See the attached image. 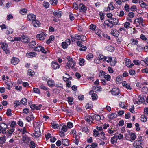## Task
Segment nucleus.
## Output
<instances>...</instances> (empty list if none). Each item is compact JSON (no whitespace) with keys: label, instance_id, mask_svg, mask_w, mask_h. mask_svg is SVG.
Here are the masks:
<instances>
[{"label":"nucleus","instance_id":"obj_1","mask_svg":"<svg viewBox=\"0 0 148 148\" xmlns=\"http://www.w3.org/2000/svg\"><path fill=\"white\" fill-rule=\"evenodd\" d=\"M118 21L115 18H112L109 20H106L104 22V23L107 27L110 28L112 27L114 25L117 24Z\"/></svg>","mask_w":148,"mask_h":148},{"label":"nucleus","instance_id":"obj_2","mask_svg":"<svg viewBox=\"0 0 148 148\" xmlns=\"http://www.w3.org/2000/svg\"><path fill=\"white\" fill-rule=\"evenodd\" d=\"M86 121L90 125H92V124H94L93 122L94 120V115L90 114L86 115L84 118Z\"/></svg>","mask_w":148,"mask_h":148},{"label":"nucleus","instance_id":"obj_3","mask_svg":"<svg viewBox=\"0 0 148 148\" xmlns=\"http://www.w3.org/2000/svg\"><path fill=\"white\" fill-rule=\"evenodd\" d=\"M76 62L73 60H70L68 61L65 66L66 69H69L70 67L73 69L75 65Z\"/></svg>","mask_w":148,"mask_h":148},{"label":"nucleus","instance_id":"obj_4","mask_svg":"<svg viewBox=\"0 0 148 148\" xmlns=\"http://www.w3.org/2000/svg\"><path fill=\"white\" fill-rule=\"evenodd\" d=\"M1 47L3 49L4 51L6 54H9L10 52V51L9 49L7 48L8 45L5 43L3 42H1Z\"/></svg>","mask_w":148,"mask_h":148},{"label":"nucleus","instance_id":"obj_5","mask_svg":"<svg viewBox=\"0 0 148 148\" xmlns=\"http://www.w3.org/2000/svg\"><path fill=\"white\" fill-rule=\"evenodd\" d=\"M47 34L45 32H42L40 34H37L36 38L40 40H44L46 37Z\"/></svg>","mask_w":148,"mask_h":148},{"label":"nucleus","instance_id":"obj_6","mask_svg":"<svg viewBox=\"0 0 148 148\" xmlns=\"http://www.w3.org/2000/svg\"><path fill=\"white\" fill-rule=\"evenodd\" d=\"M143 18L141 17L135 19L134 21V23L136 25V27H138L140 26V24L142 25V23L143 22Z\"/></svg>","mask_w":148,"mask_h":148},{"label":"nucleus","instance_id":"obj_7","mask_svg":"<svg viewBox=\"0 0 148 148\" xmlns=\"http://www.w3.org/2000/svg\"><path fill=\"white\" fill-rule=\"evenodd\" d=\"M19 61V59L15 57H13L11 59V63L14 65L17 64Z\"/></svg>","mask_w":148,"mask_h":148},{"label":"nucleus","instance_id":"obj_8","mask_svg":"<svg viewBox=\"0 0 148 148\" xmlns=\"http://www.w3.org/2000/svg\"><path fill=\"white\" fill-rule=\"evenodd\" d=\"M21 41L25 43H27L29 41V39L26 36L23 35L21 36Z\"/></svg>","mask_w":148,"mask_h":148},{"label":"nucleus","instance_id":"obj_9","mask_svg":"<svg viewBox=\"0 0 148 148\" xmlns=\"http://www.w3.org/2000/svg\"><path fill=\"white\" fill-rule=\"evenodd\" d=\"M111 92L114 95H118L119 93V90L116 88H113Z\"/></svg>","mask_w":148,"mask_h":148},{"label":"nucleus","instance_id":"obj_10","mask_svg":"<svg viewBox=\"0 0 148 148\" xmlns=\"http://www.w3.org/2000/svg\"><path fill=\"white\" fill-rule=\"evenodd\" d=\"M53 14L56 17L60 18L62 14V12L61 11L56 10L53 12Z\"/></svg>","mask_w":148,"mask_h":148},{"label":"nucleus","instance_id":"obj_11","mask_svg":"<svg viewBox=\"0 0 148 148\" xmlns=\"http://www.w3.org/2000/svg\"><path fill=\"white\" fill-rule=\"evenodd\" d=\"M60 66L56 62H52L51 66L54 69H58Z\"/></svg>","mask_w":148,"mask_h":148},{"label":"nucleus","instance_id":"obj_12","mask_svg":"<svg viewBox=\"0 0 148 148\" xmlns=\"http://www.w3.org/2000/svg\"><path fill=\"white\" fill-rule=\"evenodd\" d=\"M32 23L33 26L35 27H38L40 25V22L38 20H36L32 21Z\"/></svg>","mask_w":148,"mask_h":148},{"label":"nucleus","instance_id":"obj_13","mask_svg":"<svg viewBox=\"0 0 148 148\" xmlns=\"http://www.w3.org/2000/svg\"><path fill=\"white\" fill-rule=\"evenodd\" d=\"M14 128H11L10 130H7V137L11 136L12 133L14 131Z\"/></svg>","mask_w":148,"mask_h":148},{"label":"nucleus","instance_id":"obj_14","mask_svg":"<svg viewBox=\"0 0 148 148\" xmlns=\"http://www.w3.org/2000/svg\"><path fill=\"white\" fill-rule=\"evenodd\" d=\"M36 16L32 14H29L27 15V18L29 21H34L36 19Z\"/></svg>","mask_w":148,"mask_h":148},{"label":"nucleus","instance_id":"obj_15","mask_svg":"<svg viewBox=\"0 0 148 148\" xmlns=\"http://www.w3.org/2000/svg\"><path fill=\"white\" fill-rule=\"evenodd\" d=\"M119 32L118 30L116 29H111V33L114 36L117 37L119 34Z\"/></svg>","mask_w":148,"mask_h":148},{"label":"nucleus","instance_id":"obj_16","mask_svg":"<svg viewBox=\"0 0 148 148\" xmlns=\"http://www.w3.org/2000/svg\"><path fill=\"white\" fill-rule=\"evenodd\" d=\"M76 39L78 40H81L82 41H83V39H86V37L83 35H76L75 36Z\"/></svg>","mask_w":148,"mask_h":148},{"label":"nucleus","instance_id":"obj_17","mask_svg":"<svg viewBox=\"0 0 148 148\" xmlns=\"http://www.w3.org/2000/svg\"><path fill=\"white\" fill-rule=\"evenodd\" d=\"M79 7L80 8L79 10L80 12H84L86 10V8L85 5L83 4H80Z\"/></svg>","mask_w":148,"mask_h":148},{"label":"nucleus","instance_id":"obj_18","mask_svg":"<svg viewBox=\"0 0 148 148\" xmlns=\"http://www.w3.org/2000/svg\"><path fill=\"white\" fill-rule=\"evenodd\" d=\"M140 141V140L135 141L133 143V148H142V147L140 145L137 144V142H139Z\"/></svg>","mask_w":148,"mask_h":148},{"label":"nucleus","instance_id":"obj_19","mask_svg":"<svg viewBox=\"0 0 148 148\" xmlns=\"http://www.w3.org/2000/svg\"><path fill=\"white\" fill-rule=\"evenodd\" d=\"M26 55L28 57H34L36 56V53L35 52H32L27 53Z\"/></svg>","mask_w":148,"mask_h":148},{"label":"nucleus","instance_id":"obj_20","mask_svg":"<svg viewBox=\"0 0 148 148\" xmlns=\"http://www.w3.org/2000/svg\"><path fill=\"white\" fill-rule=\"evenodd\" d=\"M63 145L67 146L69 145V143L68 141V140L67 139H62V141Z\"/></svg>","mask_w":148,"mask_h":148},{"label":"nucleus","instance_id":"obj_21","mask_svg":"<svg viewBox=\"0 0 148 148\" xmlns=\"http://www.w3.org/2000/svg\"><path fill=\"white\" fill-rule=\"evenodd\" d=\"M144 48V46L142 45H137L136 50L139 52L141 51Z\"/></svg>","mask_w":148,"mask_h":148},{"label":"nucleus","instance_id":"obj_22","mask_svg":"<svg viewBox=\"0 0 148 148\" xmlns=\"http://www.w3.org/2000/svg\"><path fill=\"white\" fill-rule=\"evenodd\" d=\"M41 124L40 123H37V126L36 127L35 129V132H40V124Z\"/></svg>","mask_w":148,"mask_h":148},{"label":"nucleus","instance_id":"obj_23","mask_svg":"<svg viewBox=\"0 0 148 148\" xmlns=\"http://www.w3.org/2000/svg\"><path fill=\"white\" fill-rule=\"evenodd\" d=\"M117 137V135L116 134L114 136L111 138V144H114L115 142V139H116V140H117V139L116 138Z\"/></svg>","mask_w":148,"mask_h":148},{"label":"nucleus","instance_id":"obj_24","mask_svg":"<svg viewBox=\"0 0 148 148\" xmlns=\"http://www.w3.org/2000/svg\"><path fill=\"white\" fill-rule=\"evenodd\" d=\"M27 10L26 8H23L21 9L20 11V13L22 15H24L27 13Z\"/></svg>","mask_w":148,"mask_h":148},{"label":"nucleus","instance_id":"obj_25","mask_svg":"<svg viewBox=\"0 0 148 148\" xmlns=\"http://www.w3.org/2000/svg\"><path fill=\"white\" fill-rule=\"evenodd\" d=\"M101 134L102 136V138L100 139L101 141L103 140L104 141H106L107 140V138L105 136V134L103 132H101Z\"/></svg>","mask_w":148,"mask_h":148},{"label":"nucleus","instance_id":"obj_26","mask_svg":"<svg viewBox=\"0 0 148 148\" xmlns=\"http://www.w3.org/2000/svg\"><path fill=\"white\" fill-rule=\"evenodd\" d=\"M47 83L48 85L50 87L54 85V81L51 80L48 81Z\"/></svg>","mask_w":148,"mask_h":148},{"label":"nucleus","instance_id":"obj_27","mask_svg":"<svg viewBox=\"0 0 148 148\" xmlns=\"http://www.w3.org/2000/svg\"><path fill=\"white\" fill-rule=\"evenodd\" d=\"M54 39V38L53 36L52 35L50 36L49 38L48 39L47 41V43L49 44L51 41H53Z\"/></svg>","mask_w":148,"mask_h":148},{"label":"nucleus","instance_id":"obj_28","mask_svg":"<svg viewBox=\"0 0 148 148\" xmlns=\"http://www.w3.org/2000/svg\"><path fill=\"white\" fill-rule=\"evenodd\" d=\"M131 41H132L131 44L133 45H137L138 43V41L136 39L132 38L131 39Z\"/></svg>","mask_w":148,"mask_h":148},{"label":"nucleus","instance_id":"obj_29","mask_svg":"<svg viewBox=\"0 0 148 148\" xmlns=\"http://www.w3.org/2000/svg\"><path fill=\"white\" fill-rule=\"evenodd\" d=\"M143 98L142 97L140 96L138 97L137 101V103L138 104L142 103L143 101Z\"/></svg>","mask_w":148,"mask_h":148},{"label":"nucleus","instance_id":"obj_30","mask_svg":"<svg viewBox=\"0 0 148 148\" xmlns=\"http://www.w3.org/2000/svg\"><path fill=\"white\" fill-rule=\"evenodd\" d=\"M35 74L34 71H32L31 69H29L28 70L27 74L29 75L32 76Z\"/></svg>","mask_w":148,"mask_h":148},{"label":"nucleus","instance_id":"obj_31","mask_svg":"<svg viewBox=\"0 0 148 148\" xmlns=\"http://www.w3.org/2000/svg\"><path fill=\"white\" fill-rule=\"evenodd\" d=\"M117 114L115 113H112L109 116V118L110 119L115 118L117 117Z\"/></svg>","mask_w":148,"mask_h":148},{"label":"nucleus","instance_id":"obj_32","mask_svg":"<svg viewBox=\"0 0 148 148\" xmlns=\"http://www.w3.org/2000/svg\"><path fill=\"white\" fill-rule=\"evenodd\" d=\"M79 64L80 66H83L84 65V63L85 62L84 60L82 58H79Z\"/></svg>","mask_w":148,"mask_h":148},{"label":"nucleus","instance_id":"obj_33","mask_svg":"<svg viewBox=\"0 0 148 148\" xmlns=\"http://www.w3.org/2000/svg\"><path fill=\"white\" fill-rule=\"evenodd\" d=\"M94 119L96 121H98L101 119V116L98 115H94Z\"/></svg>","mask_w":148,"mask_h":148},{"label":"nucleus","instance_id":"obj_34","mask_svg":"<svg viewBox=\"0 0 148 148\" xmlns=\"http://www.w3.org/2000/svg\"><path fill=\"white\" fill-rule=\"evenodd\" d=\"M57 0H50V3L53 5H56L57 3Z\"/></svg>","mask_w":148,"mask_h":148},{"label":"nucleus","instance_id":"obj_35","mask_svg":"<svg viewBox=\"0 0 148 148\" xmlns=\"http://www.w3.org/2000/svg\"><path fill=\"white\" fill-rule=\"evenodd\" d=\"M93 58V55L92 53H89L86 56V58L88 60H89L92 58Z\"/></svg>","mask_w":148,"mask_h":148},{"label":"nucleus","instance_id":"obj_36","mask_svg":"<svg viewBox=\"0 0 148 148\" xmlns=\"http://www.w3.org/2000/svg\"><path fill=\"white\" fill-rule=\"evenodd\" d=\"M91 97L92 98V100H95L97 99V95L95 93H93L92 94V95L91 96Z\"/></svg>","mask_w":148,"mask_h":148},{"label":"nucleus","instance_id":"obj_37","mask_svg":"<svg viewBox=\"0 0 148 148\" xmlns=\"http://www.w3.org/2000/svg\"><path fill=\"white\" fill-rule=\"evenodd\" d=\"M67 99L68 102L69 104L71 105L73 103L72 102H73V98L69 97H68Z\"/></svg>","mask_w":148,"mask_h":148},{"label":"nucleus","instance_id":"obj_38","mask_svg":"<svg viewBox=\"0 0 148 148\" xmlns=\"http://www.w3.org/2000/svg\"><path fill=\"white\" fill-rule=\"evenodd\" d=\"M7 125L3 123H1L0 124V128L2 129L7 128Z\"/></svg>","mask_w":148,"mask_h":148},{"label":"nucleus","instance_id":"obj_39","mask_svg":"<svg viewBox=\"0 0 148 148\" xmlns=\"http://www.w3.org/2000/svg\"><path fill=\"white\" fill-rule=\"evenodd\" d=\"M130 138L131 140H134L136 138V135L134 133H132L130 134Z\"/></svg>","mask_w":148,"mask_h":148},{"label":"nucleus","instance_id":"obj_40","mask_svg":"<svg viewBox=\"0 0 148 148\" xmlns=\"http://www.w3.org/2000/svg\"><path fill=\"white\" fill-rule=\"evenodd\" d=\"M33 134L35 138H38L40 135V132H35Z\"/></svg>","mask_w":148,"mask_h":148},{"label":"nucleus","instance_id":"obj_41","mask_svg":"<svg viewBox=\"0 0 148 148\" xmlns=\"http://www.w3.org/2000/svg\"><path fill=\"white\" fill-rule=\"evenodd\" d=\"M42 47L40 46H38L36 47H35L34 49L36 51H38V52L40 51L41 49L42 48Z\"/></svg>","mask_w":148,"mask_h":148},{"label":"nucleus","instance_id":"obj_42","mask_svg":"<svg viewBox=\"0 0 148 148\" xmlns=\"http://www.w3.org/2000/svg\"><path fill=\"white\" fill-rule=\"evenodd\" d=\"M0 140L1 143H5L6 140L5 136H4L2 137H0Z\"/></svg>","mask_w":148,"mask_h":148},{"label":"nucleus","instance_id":"obj_43","mask_svg":"<svg viewBox=\"0 0 148 148\" xmlns=\"http://www.w3.org/2000/svg\"><path fill=\"white\" fill-rule=\"evenodd\" d=\"M27 102V99L24 98L22 99L20 101V102L23 105L26 104Z\"/></svg>","mask_w":148,"mask_h":148},{"label":"nucleus","instance_id":"obj_44","mask_svg":"<svg viewBox=\"0 0 148 148\" xmlns=\"http://www.w3.org/2000/svg\"><path fill=\"white\" fill-rule=\"evenodd\" d=\"M13 32L12 29L11 28H9L6 31L7 34H12Z\"/></svg>","mask_w":148,"mask_h":148},{"label":"nucleus","instance_id":"obj_45","mask_svg":"<svg viewBox=\"0 0 148 148\" xmlns=\"http://www.w3.org/2000/svg\"><path fill=\"white\" fill-rule=\"evenodd\" d=\"M11 110L10 109H8L7 110V111L6 112V114L8 116H11L12 115L11 113Z\"/></svg>","mask_w":148,"mask_h":148},{"label":"nucleus","instance_id":"obj_46","mask_svg":"<svg viewBox=\"0 0 148 148\" xmlns=\"http://www.w3.org/2000/svg\"><path fill=\"white\" fill-rule=\"evenodd\" d=\"M94 133L93 135L94 136H96L100 134H101V133H99L98 131L96 130H94L93 131Z\"/></svg>","mask_w":148,"mask_h":148},{"label":"nucleus","instance_id":"obj_47","mask_svg":"<svg viewBox=\"0 0 148 148\" xmlns=\"http://www.w3.org/2000/svg\"><path fill=\"white\" fill-rule=\"evenodd\" d=\"M69 45L65 42H64L62 44V47L64 49H66L67 48V46Z\"/></svg>","mask_w":148,"mask_h":148},{"label":"nucleus","instance_id":"obj_48","mask_svg":"<svg viewBox=\"0 0 148 148\" xmlns=\"http://www.w3.org/2000/svg\"><path fill=\"white\" fill-rule=\"evenodd\" d=\"M67 130V127L65 125H64L62 127L61 130V131H63L64 132H66Z\"/></svg>","mask_w":148,"mask_h":148},{"label":"nucleus","instance_id":"obj_49","mask_svg":"<svg viewBox=\"0 0 148 148\" xmlns=\"http://www.w3.org/2000/svg\"><path fill=\"white\" fill-rule=\"evenodd\" d=\"M112 58L111 57H110L109 58L106 57L105 58V61H106L107 62H110L112 61Z\"/></svg>","mask_w":148,"mask_h":148},{"label":"nucleus","instance_id":"obj_50","mask_svg":"<svg viewBox=\"0 0 148 148\" xmlns=\"http://www.w3.org/2000/svg\"><path fill=\"white\" fill-rule=\"evenodd\" d=\"M65 75H67V77H65V76H63V79L64 81H67L69 79V75L67 73H65Z\"/></svg>","mask_w":148,"mask_h":148},{"label":"nucleus","instance_id":"obj_51","mask_svg":"<svg viewBox=\"0 0 148 148\" xmlns=\"http://www.w3.org/2000/svg\"><path fill=\"white\" fill-rule=\"evenodd\" d=\"M141 119V121L143 122H145L147 120V117L144 115H142Z\"/></svg>","mask_w":148,"mask_h":148},{"label":"nucleus","instance_id":"obj_52","mask_svg":"<svg viewBox=\"0 0 148 148\" xmlns=\"http://www.w3.org/2000/svg\"><path fill=\"white\" fill-rule=\"evenodd\" d=\"M108 8H109V10H113L114 8V7L111 3L110 4H108Z\"/></svg>","mask_w":148,"mask_h":148},{"label":"nucleus","instance_id":"obj_53","mask_svg":"<svg viewBox=\"0 0 148 148\" xmlns=\"http://www.w3.org/2000/svg\"><path fill=\"white\" fill-rule=\"evenodd\" d=\"M106 57L103 55H99V58L101 60H103V61H105V58Z\"/></svg>","mask_w":148,"mask_h":148},{"label":"nucleus","instance_id":"obj_54","mask_svg":"<svg viewBox=\"0 0 148 148\" xmlns=\"http://www.w3.org/2000/svg\"><path fill=\"white\" fill-rule=\"evenodd\" d=\"M39 88L41 89H43V90H47L48 89V88L47 87H45V86H44L42 84L40 85L39 86Z\"/></svg>","mask_w":148,"mask_h":148},{"label":"nucleus","instance_id":"obj_55","mask_svg":"<svg viewBox=\"0 0 148 148\" xmlns=\"http://www.w3.org/2000/svg\"><path fill=\"white\" fill-rule=\"evenodd\" d=\"M33 92L39 94L40 93V90L38 88H34L33 89Z\"/></svg>","mask_w":148,"mask_h":148},{"label":"nucleus","instance_id":"obj_56","mask_svg":"<svg viewBox=\"0 0 148 148\" xmlns=\"http://www.w3.org/2000/svg\"><path fill=\"white\" fill-rule=\"evenodd\" d=\"M105 79L108 81H109L110 79V76L109 75H105L104 77Z\"/></svg>","mask_w":148,"mask_h":148},{"label":"nucleus","instance_id":"obj_57","mask_svg":"<svg viewBox=\"0 0 148 148\" xmlns=\"http://www.w3.org/2000/svg\"><path fill=\"white\" fill-rule=\"evenodd\" d=\"M82 130L83 132L87 133L88 132V129L86 127H84L82 128Z\"/></svg>","mask_w":148,"mask_h":148},{"label":"nucleus","instance_id":"obj_58","mask_svg":"<svg viewBox=\"0 0 148 148\" xmlns=\"http://www.w3.org/2000/svg\"><path fill=\"white\" fill-rule=\"evenodd\" d=\"M120 106L121 107L123 108H126L127 106H125L124 104V103L121 102L119 104Z\"/></svg>","mask_w":148,"mask_h":148},{"label":"nucleus","instance_id":"obj_59","mask_svg":"<svg viewBox=\"0 0 148 148\" xmlns=\"http://www.w3.org/2000/svg\"><path fill=\"white\" fill-rule=\"evenodd\" d=\"M94 62L96 64H99L100 63V60L99 58H96L94 60Z\"/></svg>","mask_w":148,"mask_h":148},{"label":"nucleus","instance_id":"obj_60","mask_svg":"<svg viewBox=\"0 0 148 148\" xmlns=\"http://www.w3.org/2000/svg\"><path fill=\"white\" fill-rule=\"evenodd\" d=\"M80 47V48L79 49V50L80 51H85L87 49V48L86 46H84V45H82Z\"/></svg>","mask_w":148,"mask_h":148},{"label":"nucleus","instance_id":"obj_61","mask_svg":"<svg viewBox=\"0 0 148 148\" xmlns=\"http://www.w3.org/2000/svg\"><path fill=\"white\" fill-rule=\"evenodd\" d=\"M125 10L126 11H129L130 10V7L129 5L127 4H126L124 6Z\"/></svg>","mask_w":148,"mask_h":148},{"label":"nucleus","instance_id":"obj_62","mask_svg":"<svg viewBox=\"0 0 148 148\" xmlns=\"http://www.w3.org/2000/svg\"><path fill=\"white\" fill-rule=\"evenodd\" d=\"M52 125H51V126L54 129H56V128H57L58 127V125L56 123L54 124V123L52 124H51Z\"/></svg>","mask_w":148,"mask_h":148},{"label":"nucleus","instance_id":"obj_63","mask_svg":"<svg viewBox=\"0 0 148 148\" xmlns=\"http://www.w3.org/2000/svg\"><path fill=\"white\" fill-rule=\"evenodd\" d=\"M73 126L72 123L71 122H68L67 124V127L69 128H71Z\"/></svg>","mask_w":148,"mask_h":148},{"label":"nucleus","instance_id":"obj_64","mask_svg":"<svg viewBox=\"0 0 148 148\" xmlns=\"http://www.w3.org/2000/svg\"><path fill=\"white\" fill-rule=\"evenodd\" d=\"M96 27V26L92 24L90 26V29L92 30H94Z\"/></svg>","mask_w":148,"mask_h":148}]
</instances>
